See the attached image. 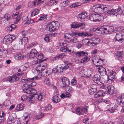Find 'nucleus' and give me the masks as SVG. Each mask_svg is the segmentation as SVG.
<instances>
[{
	"label": "nucleus",
	"instance_id": "f257e3e1",
	"mask_svg": "<svg viewBox=\"0 0 124 124\" xmlns=\"http://www.w3.org/2000/svg\"><path fill=\"white\" fill-rule=\"evenodd\" d=\"M93 35L89 33L82 32L79 33L77 32L72 33L71 34L67 33L64 35V37L71 42L77 43L78 41L77 37L79 36L83 37L92 36Z\"/></svg>",
	"mask_w": 124,
	"mask_h": 124
},
{
	"label": "nucleus",
	"instance_id": "f03ea898",
	"mask_svg": "<svg viewBox=\"0 0 124 124\" xmlns=\"http://www.w3.org/2000/svg\"><path fill=\"white\" fill-rule=\"evenodd\" d=\"M113 30V27L112 26H103L100 28L96 29L95 31L96 33L99 34H108L111 33Z\"/></svg>",
	"mask_w": 124,
	"mask_h": 124
},
{
	"label": "nucleus",
	"instance_id": "7ed1b4c3",
	"mask_svg": "<svg viewBox=\"0 0 124 124\" xmlns=\"http://www.w3.org/2000/svg\"><path fill=\"white\" fill-rule=\"evenodd\" d=\"M23 74V73L22 72L16 74H14L11 76H8L4 78V81H8L10 83H14L17 81L19 78L18 77L22 76Z\"/></svg>",
	"mask_w": 124,
	"mask_h": 124
},
{
	"label": "nucleus",
	"instance_id": "20e7f679",
	"mask_svg": "<svg viewBox=\"0 0 124 124\" xmlns=\"http://www.w3.org/2000/svg\"><path fill=\"white\" fill-rule=\"evenodd\" d=\"M57 24V23L54 21L48 23L45 26V29L50 32L54 31L58 28Z\"/></svg>",
	"mask_w": 124,
	"mask_h": 124
},
{
	"label": "nucleus",
	"instance_id": "39448f33",
	"mask_svg": "<svg viewBox=\"0 0 124 124\" xmlns=\"http://www.w3.org/2000/svg\"><path fill=\"white\" fill-rule=\"evenodd\" d=\"M46 63L43 62L38 65L35 68L38 73H42L45 76H47V71L46 69Z\"/></svg>",
	"mask_w": 124,
	"mask_h": 124
},
{
	"label": "nucleus",
	"instance_id": "423d86ee",
	"mask_svg": "<svg viewBox=\"0 0 124 124\" xmlns=\"http://www.w3.org/2000/svg\"><path fill=\"white\" fill-rule=\"evenodd\" d=\"M91 69H87L85 68H83L81 69L79 72V74L81 76H84V77H90L92 73Z\"/></svg>",
	"mask_w": 124,
	"mask_h": 124
},
{
	"label": "nucleus",
	"instance_id": "0eeeda50",
	"mask_svg": "<svg viewBox=\"0 0 124 124\" xmlns=\"http://www.w3.org/2000/svg\"><path fill=\"white\" fill-rule=\"evenodd\" d=\"M92 79L94 82L99 85L103 83L104 81L103 78L100 77L99 75L97 74H96L93 76Z\"/></svg>",
	"mask_w": 124,
	"mask_h": 124
},
{
	"label": "nucleus",
	"instance_id": "6e6552de",
	"mask_svg": "<svg viewBox=\"0 0 124 124\" xmlns=\"http://www.w3.org/2000/svg\"><path fill=\"white\" fill-rule=\"evenodd\" d=\"M121 10V8L119 7L116 8H112L108 11L107 13L110 16H116L119 14V12Z\"/></svg>",
	"mask_w": 124,
	"mask_h": 124
},
{
	"label": "nucleus",
	"instance_id": "1a4fd4ad",
	"mask_svg": "<svg viewBox=\"0 0 124 124\" xmlns=\"http://www.w3.org/2000/svg\"><path fill=\"white\" fill-rule=\"evenodd\" d=\"M107 8L106 6L103 4H101L96 6L95 7V11L99 13H101L104 11L106 10Z\"/></svg>",
	"mask_w": 124,
	"mask_h": 124
},
{
	"label": "nucleus",
	"instance_id": "9d476101",
	"mask_svg": "<svg viewBox=\"0 0 124 124\" xmlns=\"http://www.w3.org/2000/svg\"><path fill=\"white\" fill-rule=\"evenodd\" d=\"M30 114L29 113H25L22 116L23 119L20 122L21 124H27L29 119Z\"/></svg>",
	"mask_w": 124,
	"mask_h": 124
},
{
	"label": "nucleus",
	"instance_id": "9b49d317",
	"mask_svg": "<svg viewBox=\"0 0 124 124\" xmlns=\"http://www.w3.org/2000/svg\"><path fill=\"white\" fill-rule=\"evenodd\" d=\"M116 104L114 103L108 105L106 109L105 110L106 111H109L110 113H113L114 112L115 109H116Z\"/></svg>",
	"mask_w": 124,
	"mask_h": 124
},
{
	"label": "nucleus",
	"instance_id": "f8f14e48",
	"mask_svg": "<svg viewBox=\"0 0 124 124\" xmlns=\"http://www.w3.org/2000/svg\"><path fill=\"white\" fill-rule=\"evenodd\" d=\"M107 75L108 80L112 81H114V79L116 78V73L113 71H108Z\"/></svg>",
	"mask_w": 124,
	"mask_h": 124
},
{
	"label": "nucleus",
	"instance_id": "ddd939ff",
	"mask_svg": "<svg viewBox=\"0 0 124 124\" xmlns=\"http://www.w3.org/2000/svg\"><path fill=\"white\" fill-rule=\"evenodd\" d=\"M87 112V109L85 108L80 107L76 109V112L78 115H83L84 113H86Z\"/></svg>",
	"mask_w": 124,
	"mask_h": 124
},
{
	"label": "nucleus",
	"instance_id": "4468645a",
	"mask_svg": "<svg viewBox=\"0 0 124 124\" xmlns=\"http://www.w3.org/2000/svg\"><path fill=\"white\" fill-rule=\"evenodd\" d=\"M62 82V87H67L69 85L70 82L67 78L66 77L62 78L61 79Z\"/></svg>",
	"mask_w": 124,
	"mask_h": 124
},
{
	"label": "nucleus",
	"instance_id": "2eb2a0df",
	"mask_svg": "<svg viewBox=\"0 0 124 124\" xmlns=\"http://www.w3.org/2000/svg\"><path fill=\"white\" fill-rule=\"evenodd\" d=\"M71 28H77L83 26L84 27L85 26V23H79L74 22L70 24Z\"/></svg>",
	"mask_w": 124,
	"mask_h": 124
},
{
	"label": "nucleus",
	"instance_id": "dca6fc26",
	"mask_svg": "<svg viewBox=\"0 0 124 124\" xmlns=\"http://www.w3.org/2000/svg\"><path fill=\"white\" fill-rule=\"evenodd\" d=\"M123 32L122 31L116 34L115 37L116 40L119 42L121 43L124 40L123 39Z\"/></svg>",
	"mask_w": 124,
	"mask_h": 124
},
{
	"label": "nucleus",
	"instance_id": "f3484780",
	"mask_svg": "<svg viewBox=\"0 0 124 124\" xmlns=\"http://www.w3.org/2000/svg\"><path fill=\"white\" fill-rule=\"evenodd\" d=\"M17 121L16 120L15 118L12 115H10L7 119V123L8 124H13L15 123L16 124L17 123Z\"/></svg>",
	"mask_w": 124,
	"mask_h": 124
},
{
	"label": "nucleus",
	"instance_id": "a211bd4d",
	"mask_svg": "<svg viewBox=\"0 0 124 124\" xmlns=\"http://www.w3.org/2000/svg\"><path fill=\"white\" fill-rule=\"evenodd\" d=\"M44 0H35L30 2L31 6L39 5H40L43 3Z\"/></svg>",
	"mask_w": 124,
	"mask_h": 124
},
{
	"label": "nucleus",
	"instance_id": "6ab92c4d",
	"mask_svg": "<svg viewBox=\"0 0 124 124\" xmlns=\"http://www.w3.org/2000/svg\"><path fill=\"white\" fill-rule=\"evenodd\" d=\"M18 12H16L15 14H13L12 16L13 18L15 19V21L14 22L15 24L17 23L21 17V15L20 14L18 15Z\"/></svg>",
	"mask_w": 124,
	"mask_h": 124
},
{
	"label": "nucleus",
	"instance_id": "aec40b11",
	"mask_svg": "<svg viewBox=\"0 0 124 124\" xmlns=\"http://www.w3.org/2000/svg\"><path fill=\"white\" fill-rule=\"evenodd\" d=\"M97 67L99 72L101 75L104 76L106 74V69L104 67L102 66H97Z\"/></svg>",
	"mask_w": 124,
	"mask_h": 124
},
{
	"label": "nucleus",
	"instance_id": "412c9836",
	"mask_svg": "<svg viewBox=\"0 0 124 124\" xmlns=\"http://www.w3.org/2000/svg\"><path fill=\"white\" fill-rule=\"evenodd\" d=\"M76 56L78 57H82L84 56H85L88 54L87 52H85L84 51H78L75 53Z\"/></svg>",
	"mask_w": 124,
	"mask_h": 124
},
{
	"label": "nucleus",
	"instance_id": "4be33fe9",
	"mask_svg": "<svg viewBox=\"0 0 124 124\" xmlns=\"http://www.w3.org/2000/svg\"><path fill=\"white\" fill-rule=\"evenodd\" d=\"M43 57V55L42 53L37 54L36 56V57L38 59L37 62H38L39 63L41 62L46 60V59L42 60Z\"/></svg>",
	"mask_w": 124,
	"mask_h": 124
},
{
	"label": "nucleus",
	"instance_id": "5701e85b",
	"mask_svg": "<svg viewBox=\"0 0 124 124\" xmlns=\"http://www.w3.org/2000/svg\"><path fill=\"white\" fill-rule=\"evenodd\" d=\"M114 87L112 85H109L107 87V93L109 94L112 95L114 93Z\"/></svg>",
	"mask_w": 124,
	"mask_h": 124
},
{
	"label": "nucleus",
	"instance_id": "b1692460",
	"mask_svg": "<svg viewBox=\"0 0 124 124\" xmlns=\"http://www.w3.org/2000/svg\"><path fill=\"white\" fill-rule=\"evenodd\" d=\"M37 51L35 49H32L30 52L29 54L30 58H33L35 56L36 57L37 54Z\"/></svg>",
	"mask_w": 124,
	"mask_h": 124
},
{
	"label": "nucleus",
	"instance_id": "393cba45",
	"mask_svg": "<svg viewBox=\"0 0 124 124\" xmlns=\"http://www.w3.org/2000/svg\"><path fill=\"white\" fill-rule=\"evenodd\" d=\"M31 65V63L30 62H27L25 63L23 65L21 66L20 67V69L18 70V72L20 71V70L21 69L22 70L26 69L28 67Z\"/></svg>",
	"mask_w": 124,
	"mask_h": 124
},
{
	"label": "nucleus",
	"instance_id": "a878e982",
	"mask_svg": "<svg viewBox=\"0 0 124 124\" xmlns=\"http://www.w3.org/2000/svg\"><path fill=\"white\" fill-rule=\"evenodd\" d=\"M36 77H37V79H34V80H32L31 81V82H28V84H29V85L30 88L31 87H33L34 86H35L36 85V83L35 81H32L33 80H38L39 78L40 77H38V76H36L35 77H34L35 78H36Z\"/></svg>",
	"mask_w": 124,
	"mask_h": 124
},
{
	"label": "nucleus",
	"instance_id": "bb28decb",
	"mask_svg": "<svg viewBox=\"0 0 124 124\" xmlns=\"http://www.w3.org/2000/svg\"><path fill=\"white\" fill-rule=\"evenodd\" d=\"M94 39H95L93 41L90 39L89 44H90L93 46H94L98 44L100 42V39L98 38H95Z\"/></svg>",
	"mask_w": 124,
	"mask_h": 124
},
{
	"label": "nucleus",
	"instance_id": "cd10ccee",
	"mask_svg": "<svg viewBox=\"0 0 124 124\" xmlns=\"http://www.w3.org/2000/svg\"><path fill=\"white\" fill-rule=\"evenodd\" d=\"M91 88L89 90V93L90 94H93L96 91L97 89L96 85H93L91 86Z\"/></svg>",
	"mask_w": 124,
	"mask_h": 124
},
{
	"label": "nucleus",
	"instance_id": "c85d7f7f",
	"mask_svg": "<svg viewBox=\"0 0 124 124\" xmlns=\"http://www.w3.org/2000/svg\"><path fill=\"white\" fill-rule=\"evenodd\" d=\"M28 41L27 38L26 37H24L20 39L19 42V43H21L22 45H24L27 44Z\"/></svg>",
	"mask_w": 124,
	"mask_h": 124
},
{
	"label": "nucleus",
	"instance_id": "c756f323",
	"mask_svg": "<svg viewBox=\"0 0 124 124\" xmlns=\"http://www.w3.org/2000/svg\"><path fill=\"white\" fill-rule=\"evenodd\" d=\"M59 97L60 95L59 94H57L54 96L52 99L53 102L55 103L59 102L60 101Z\"/></svg>",
	"mask_w": 124,
	"mask_h": 124
},
{
	"label": "nucleus",
	"instance_id": "7c9ffc66",
	"mask_svg": "<svg viewBox=\"0 0 124 124\" xmlns=\"http://www.w3.org/2000/svg\"><path fill=\"white\" fill-rule=\"evenodd\" d=\"M96 63V64L94 65L98 66H102L105 63V62H104V60H102L99 59Z\"/></svg>",
	"mask_w": 124,
	"mask_h": 124
},
{
	"label": "nucleus",
	"instance_id": "2f4dec72",
	"mask_svg": "<svg viewBox=\"0 0 124 124\" xmlns=\"http://www.w3.org/2000/svg\"><path fill=\"white\" fill-rule=\"evenodd\" d=\"M30 88L29 85L28 83H26L24 84L22 87V89L23 91H24V93H26L25 92L27 91L30 90L29 88Z\"/></svg>",
	"mask_w": 124,
	"mask_h": 124
},
{
	"label": "nucleus",
	"instance_id": "473e14b6",
	"mask_svg": "<svg viewBox=\"0 0 124 124\" xmlns=\"http://www.w3.org/2000/svg\"><path fill=\"white\" fill-rule=\"evenodd\" d=\"M37 77H36L35 78L34 77L31 78H29L26 79H22L21 80V82H22L26 83H27L29 82H31V81L32 80H34V79H36Z\"/></svg>",
	"mask_w": 124,
	"mask_h": 124
},
{
	"label": "nucleus",
	"instance_id": "72a5a7b5",
	"mask_svg": "<svg viewBox=\"0 0 124 124\" xmlns=\"http://www.w3.org/2000/svg\"><path fill=\"white\" fill-rule=\"evenodd\" d=\"M87 16L86 13L83 12L81 14H79L78 17L81 19H84L86 18Z\"/></svg>",
	"mask_w": 124,
	"mask_h": 124
},
{
	"label": "nucleus",
	"instance_id": "f704fd0d",
	"mask_svg": "<svg viewBox=\"0 0 124 124\" xmlns=\"http://www.w3.org/2000/svg\"><path fill=\"white\" fill-rule=\"evenodd\" d=\"M28 99L29 102L31 103H33L35 100H36L34 95H32V96L30 95L28 97Z\"/></svg>",
	"mask_w": 124,
	"mask_h": 124
},
{
	"label": "nucleus",
	"instance_id": "c9c22d12",
	"mask_svg": "<svg viewBox=\"0 0 124 124\" xmlns=\"http://www.w3.org/2000/svg\"><path fill=\"white\" fill-rule=\"evenodd\" d=\"M69 47H67L66 46H64L61 47L60 49V50L61 51L64 52H70L71 51V50L70 49H69Z\"/></svg>",
	"mask_w": 124,
	"mask_h": 124
},
{
	"label": "nucleus",
	"instance_id": "e433bc0d",
	"mask_svg": "<svg viewBox=\"0 0 124 124\" xmlns=\"http://www.w3.org/2000/svg\"><path fill=\"white\" fill-rule=\"evenodd\" d=\"M26 93L28 94H32L33 95L36 94L35 93H37V91L34 89H31V90H28L27 91L25 92Z\"/></svg>",
	"mask_w": 124,
	"mask_h": 124
},
{
	"label": "nucleus",
	"instance_id": "4c0bfd02",
	"mask_svg": "<svg viewBox=\"0 0 124 124\" xmlns=\"http://www.w3.org/2000/svg\"><path fill=\"white\" fill-rule=\"evenodd\" d=\"M23 104H18L16 108L17 111H18L19 110H23Z\"/></svg>",
	"mask_w": 124,
	"mask_h": 124
},
{
	"label": "nucleus",
	"instance_id": "58836bf2",
	"mask_svg": "<svg viewBox=\"0 0 124 124\" xmlns=\"http://www.w3.org/2000/svg\"><path fill=\"white\" fill-rule=\"evenodd\" d=\"M7 53V52L6 50L3 49H0V57H4V56Z\"/></svg>",
	"mask_w": 124,
	"mask_h": 124
},
{
	"label": "nucleus",
	"instance_id": "ea45409f",
	"mask_svg": "<svg viewBox=\"0 0 124 124\" xmlns=\"http://www.w3.org/2000/svg\"><path fill=\"white\" fill-rule=\"evenodd\" d=\"M10 15L8 14H6L4 16V18L3 22H6L7 21H8L10 19Z\"/></svg>",
	"mask_w": 124,
	"mask_h": 124
},
{
	"label": "nucleus",
	"instance_id": "a19ab883",
	"mask_svg": "<svg viewBox=\"0 0 124 124\" xmlns=\"http://www.w3.org/2000/svg\"><path fill=\"white\" fill-rule=\"evenodd\" d=\"M70 93L67 92L65 94L62 93L61 95L60 96L63 99H64L65 98H68L70 97Z\"/></svg>",
	"mask_w": 124,
	"mask_h": 124
},
{
	"label": "nucleus",
	"instance_id": "79ce46f5",
	"mask_svg": "<svg viewBox=\"0 0 124 124\" xmlns=\"http://www.w3.org/2000/svg\"><path fill=\"white\" fill-rule=\"evenodd\" d=\"M90 20L92 21L96 22V15L92 14L89 17Z\"/></svg>",
	"mask_w": 124,
	"mask_h": 124
},
{
	"label": "nucleus",
	"instance_id": "37998d69",
	"mask_svg": "<svg viewBox=\"0 0 124 124\" xmlns=\"http://www.w3.org/2000/svg\"><path fill=\"white\" fill-rule=\"evenodd\" d=\"M57 69L56 68H54L52 70L53 72L54 73H56L57 72H62V70H61L60 69V67H57Z\"/></svg>",
	"mask_w": 124,
	"mask_h": 124
},
{
	"label": "nucleus",
	"instance_id": "c03bdc74",
	"mask_svg": "<svg viewBox=\"0 0 124 124\" xmlns=\"http://www.w3.org/2000/svg\"><path fill=\"white\" fill-rule=\"evenodd\" d=\"M5 114L3 111L0 112V124L4 121L3 116Z\"/></svg>",
	"mask_w": 124,
	"mask_h": 124
},
{
	"label": "nucleus",
	"instance_id": "a18cd8bd",
	"mask_svg": "<svg viewBox=\"0 0 124 124\" xmlns=\"http://www.w3.org/2000/svg\"><path fill=\"white\" fill-rule=\"evenodd\" d=\"M39 9L36 8L33 11L31 14V16H34L37 15L39 12Z\"/></svg>",
	"mask_w": 124,
	"mask_h": 124
},
{
	"label": "nucleus",
	"instance_id": "49530a36",
	"mask_svg": "<svg viewBox=\"0 0 124 124\" xmlns=\"http://www.w3.org/2000/svg\"><path fill=\"white\" fill-rule=\"evenodd\" d=\"M16 59L20 60L23 59L24 57V56L21 54H17L15 57Z\"/></svg>",
	"mask_w": 124,
	"mask_h": 124
},
{
	"label": "nucleus",
	"instance_id": "de8ad7c7",
	"mask_svg": "<svg viewBox=\"0 0 124 124\" xmlns=\"http://www.w3.org/2000/svg\"><path fill=\"white\" fill-rule=\"evenodd\" d=\"M90 60V58L88 56H85L83 57L81 60V62L82 63H85Z\"/></svg>",
	"mask_w": 124,
	"mask_h": 124
},
{
	"label": "nucleus",
	"instance_id": "09e8293b",
	"mask_svg": "<svg viewBox=\"0 0 124 124\" xmlns=\"http://www.w3.org/2000/svg\"><path fill=\"white\" fill-rule=\"evenodd\" d=\"M96 22L102 21L104 17L103 16H101L98 14H96Z\"/></svg>",
	"mask_w": 124,
	"mask_h": 124
},
{
	"label": "nucleus",
	"instance_id": "8fccbe9b",
	"mask_svg": "<svg viewBox=\"0 0 124 124\" xmlns=\"http://www.w3.org/2000/svg\"><path fill=\"white\" fill-rule=\"evenodd\" d=\"M52 106L50 105H49L47 106L44 107L42 109L44 111H46L48 110H50L52 108Z\"/></svg>",
	"mask_w": 124,
	"mask_h": 124
},
{
	"label": "nucleus",
	"instance_id": "3c124183",
	"mask_svg": "<svg viewBox=\"0 0 124 124\" xmlns=\"http://www.w3.org/2000/svg\"><path fill=\"white\" fill-rule=\"evenodd\" d=\"M58 3V1L55 0H51L49 2L48 4L50 6L56 5Z\"/></svg>",
	"mask_w": 124,
	"mask_h": 124
},
{
	"label": "nucleus",
	"instance_id": "603ef678",
	"mask_svg": "<svg viewBox=\"0 0 124 124\" xmlns=\"http://www.w3.org/2000/svg\"><path fill=\"white\" fill-rule=\"evenodd\" d=\"M119 100L121 101H120L121 102H124V94L122 95L121 96L117 98L116 101L117 103H118V101Z\"/></svg>",
	"mask_w": 124,
	"mask_h": 124
},
{
	"label": "nucleus",
	"instance_id": "864d4df0",
	"mask_svg": "<svg viewBox=\"0 0 124 124\" xmlns=\"http://www.w3.org/2000/svg\"><path fill=\"white\" fill-rule=\"evenodd\" d=\"M3 43L4 44H7L9 43L10 42L9 39L8 38V36L7 35L5 36L3 39Z\"/></svg>",
	"mask_w": 124,
	"mask_h": 124
},
{
	"label": "nucleus",
	"instance_id": "5fc2aeb1",
	"mask_svg": "<svg viewBox=\"0 0 124 124\" xmlns=\"http://www.w3.org/2000/svg\"><path fill=\"white\" fill-rule=\"evenodd\" d=\"M121 101L119 100L118 101V103H117L120 106L122 107V109L121 110V112L122 113H124V102H120Z\"/></svg>",
	"mask_w": 124,
	"mask_h": 124
},
{
	"label": "nucleus",
	"instance_id": "6e6d98bb",
	"mask_svg": "<svg viewBox=\"0 0 124 124\" xmlns=\"http://www.w3.org/2000/svg\"><path fill=\"white\" fill-rule=\"evenodd\" d=\"M36 100H37L39 101H40L42 99V95L41 94H39V95L35 94L34 95Z\"/></svg>",
	"mask_w": 124,
	"mask_h": 124
},
{
	"label": "nucleus",
	"instance_id": "4d7b16f0",
	"mask_svg": "<svg viewBox=\"0 0 124 124\" xmlns=\"http://www.w3.org/2000/svg\"><path fill=\"white\" fill-rule=\"evenodd\" d=\"M81 5V3L80 2H77L75 3H74L72 5H70V7L71 8H75L77 7L78 6H80Z\"/></svg>",
	"mask_w": 124,
	"mask_h": 124
},
{
	"label": "nucleus",
	"instance_id": "13d9d810",
	"mask_svg": "<svg viewBox=\"0 0 124 124\" xmlns=\"http://www.w3.org/2000/svg\"><path fill=\"white\" fill-rule=\"evenodd\" d=\"M7 36L9 39V41L10 42H12L13 40L16 38L13 35H11L9 34Z\"/></svg>",
	"mask_w": 124,
	"mask_h": 124
},
{
	"label": "nucleus",
	"instance_id": "bf43d9fd",
	"mask_svg": "<svg viewBox=\"0 0 124 124\" xmlns=\"http://www.w3.org/2000/svg\"><path fill=\"white\" fill-rule=\"evenodd\" d=\"M89 40L87 39H85L83 40L82 42L83 44L84 45H87L89 46Z\"/></svg>",
	"mask_w": 124,
	"mask_h": 124
},
{
	"label": "nucleus",
	"instance_id": "052dcab7",
	"mask_svg": "<svg viewBox=\"0 0 124 124\" xmlns=\"http://www.w3.org/2000/svg\"><path fill=\"white\" fill-rule=\"evenodd\" d=\"M68 3V1H64L62 2L60 4V6L62 7H64L67 5Z\"/></svg>",
	"mask_w": 124,
	"mask_h": 124
},
{
	"label": "nucleus",
	"instance_id": "680f3d73",
	"mask_svg": "<svg viewBox=\"0 0 124 124\" xmlns=\"http://www.w3.org/2000/svg\"><path fill=\"white\" fill-rule=\"evenodd\" d=\"M44 82L47 85H49L51 84L49 79L47 78L45 79Z\"/></svg>",
	"mask_w": 124,
	"mask_h": 124
},
{
	"label": "nucleus",
	"instance_id": "e2e57ef3",
	"mask_svg": "<svg viewBox=\"0 0 124 124\" xmlns=\"http://www.w3.org/2000/svg\"><path fill=\"white\" fill-rule=\"evenodd\" d=\"M10 105V101L8 100H7L5 101L4 103H3L2 105L3 106H8Z\"/></svg>",
	"mask_w": 124,
	"mask_h": 124
},
{
	"label": "nucleus",
	"instance_id": "0e129e2a",
	"mask_svg": "<svg viewBox=\"0 0 124 124\" xmlns=\"http://www.w3.org/2000/svg\"><path fill=\"white\" fill-rule=\"evenodd\" d=\"M47 15H42L39 19V21H42L43 20L46 18L47 19V18H48V17H47Z\"/></svg>",
	"mask_w": 124,
	"mask_h": 124
},
{
	"label": "nucleus",
	"instance_id": "69168bd1",
	"mask_svg": "<svg viewBox=\"0 0 124 124\" xmlns=\"http://www.w3.org/2000/svg\"><path fill=\"white\" fill-rule=\"evenodd\" d=\"M77 82L76 78H74L71 81V84L72 85H74L76 84Z\"/></svg>",
	"mask_w": 124,
	"mask_h": 124
},
{
	"label": "nucleus",
	"instance_id": "338daca9",
	"mask_svg": "<svg viewBox=\"0 0 124 124\" xmlns=\"http://www.w3.org/2000/svg\"><path fill=\"white\" fill-rule=\"evenodd\" d=\"M44 116V114L42 113L39 114L37 115L36 118L38 120L42 118Z\"/></svg>",
	"mask_w": 124,
	"mask_h": 124
},
{
	"label": "nucleus",
	"instance_id": "774afa93",
	"mask_svg": "<svg viewBox=\"0 0 124 124\" xmlns=\"http://www.w3.org/2000/svg\"><path fill=\"white\" fill-rule=\"evenodd\" d=\"M123 54V52L122 51H118L117 53V56L118 57V58H121Z\"/></svg>",
	"mask_w": 124,
	"mask_h": 124
}]
</instances>
